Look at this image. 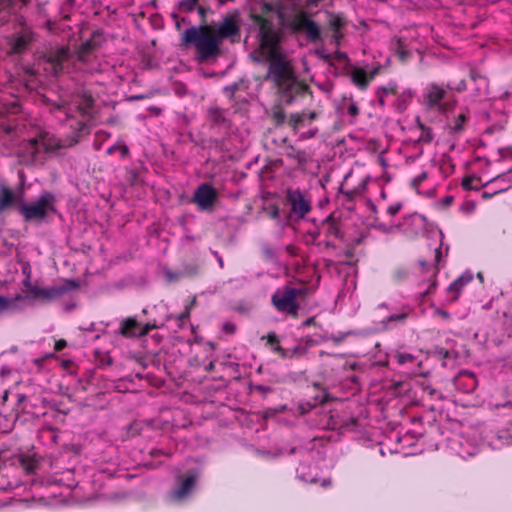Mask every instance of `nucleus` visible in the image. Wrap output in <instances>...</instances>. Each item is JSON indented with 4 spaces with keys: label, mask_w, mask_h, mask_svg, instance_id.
<instances>
[{
    "label": "nucleus",
    "mask_w": 512,
    "mask_h": 512,
    "mask_svg": "<svg viewBox=\"0 0 512 512\" xmlns=\"http://www.w3.org/2000/svg\"><path fill=\"white\" fill-rule=\"evenodd\" d=\"M254 10V23L259 27L260 45L268 64L266 80L279 95L280 103L272 109L273 119L279 125L286 119L282 105L288 104V55L281 46L288 23V0H257Z\"/></svg>",
    "instance_id": "1"
},
{
    "label": "nucleus",
    "mask_w": 512,
    "mask_h": 512,
    "mask_svg": "<svg viewBox=\"0 0 512 512\" xmlns=\"http://www.w3.org/2000/svg\"><path fill=\"white\" fill-rule=\"evenodd\" d=\"M56 110L64 116L70 129L77 135L88 132L94 119V99L84 89H78L69 104L56 106Z\"/></svg>",
    "instance_id": "2"
},
{
    "label": "nucleus",
    "mask_w": 512,
    "mask_h": 512,
    "mask_svg": "<svg viewBox=\"0 0 512 512\" xmlns=\"http://www.w3.org/2000/svg\"><path fill=\"white\" fill-rule=\"evenodd\" d=\"M181 46L193 47L200 63L216 60L221 55V44L207 25L191 26L180 37Z\"/></svg>",
    "instance_id": "3"
},
{
    "label": "nucleus",
    "mask_w": 512,
    "mask_h": 512,
    "mask_svg": "<svg viewBox=\"0 0 512 512\" xmlns=\"http://www.w3.org/2000/svg\"><path fill=\"white\" fill-rule=\"evenodd\" d=\"M302 0H290V34L303 42L318 44L323 42L321 26L311 18L308 11L300 6Z\"/></svg>",
    "instance_id": "4"
},
{
    "label": "nucleus",
    "mask_w": 512,
    "mask_h": 512,
    "mask_svg": "<svg viewBox=\"0 0 512 512\" xmlns=\"http://www.w3.org/2000/svg\"><path fill=\"white\" fill-rule=\"evenodd\" d=\"M451 90L450 85L445 87L437 83H430L423 91L422 103L428 110L447 114L456 105V99Z\"/></svg>",
    "instance_id": "5"
},
{
    "label": "nucleus",
    "mask_w": 512,
    "mask_h": 512,
    "mask_svg": "<svg viewBox=\"0 0 512 512\" xmlns=\"http://www.w3.org/2000/svg\"><path fill=\"white\" fill-rule=\"evenodd\" d=\"M55 204V195L49 191H44L35 202L22 203L19 206V212L26 222H42L50 214L57 212Z\"/></svg>",
    "instance_id": "6"
},
{
    "label": "nucleus",
    "mask_w": 512,
    "mask_h": 512,
    "mask_svg": "<svg viewBox=\"0 0 512 512\" xmlns=\"http://www.w3.org/2000/svg\"><path fill=\"white\" fill-rule=\"evenodd\" d=\"M198 479L199 473L197 471L177 475L173 487L167 494V500L176 504L188 500L195 490Z\"/></svg>",
    "instance_id": "7"
},
{
    "label": "nucleus",
    "mask_w": 512,
    "mask_h": 512,
    "mask_svg": "<svg viewBox=\"0 0 512 512\" xmlns=\"http://www.w3.org/2000/svg\"><path fill=\"white\" fill-rule=\"evenodd\" d=\"M217 40H229L230 43H238L241 38L240 19L237 12L227 14L212 31Z\"/></svg>",
    "instance_id": "8"
},
{
    "label": "nucleus",
    "mask_w": 512,
    "mask_h": 512,
    "mask_svg": "<svg viewBox=\"0 0 512 512\" xmlns=\"http://www.w3.org/2000/svg\"><path fill=\"white\" fill-rule=\"evenodd\" d=\"M317 117L318 114L315 111L292 113L290 114V127L300 139L313 138L318 132V128L313 125V121Z\"/></svg>",
    "instance_id": "9"
},
{
    "label": "nucleus",
    "mask_w": 512,
    "mask_h": 512,
    "mask_svg": "<svg viewBox=\"0 0 512 512\" xmlns=\"http://www.w3.org/2000/svg\"><path fill=\"white\" fill-rule=\"evenodd\" d=\"M312 211V196L307 190L290 189V222L305 220Z\"/></svg>",
    "instance_id": "10"
},
{
    "label": "nucleus",
    "mask_w": 512,
    "mask_h": 512,
    "mask_svg": "<svg viewBox=\"0 0 512 512\" xmlns=\"http://www.w3.org/2000/svg\"><path fill=\"white\" fill-rule=\"evenodd\" d=\"M442 260V251L441 246L435 248V255H434V263H428L424 260H419L418 264L420 267V272L426 277L427 281L429 282L428 287L424 290L419 292L420 299L422 301H425L426 298L433 294L437 287V281L436 277L440 270Z\"/></svg>",
    "instance_id": "11"
},
{
    "label": "nucleus",
    "mask_w": 512,
    "mask_h": 512,
    "mask_svg": "<svg viewBox=\"0 0 512 512\" xmlns=\"http://www.w3.org/2000/svg\"><path fill=\"white\" fill-rule=\"evenodd\" d=\"M44 58L50 66V72L58 75L64 72L65 64L72 58V53L68 46H55L45 53Z\"/></svg>",
    "instance_id": "12"
},
{
    "label": "nucleus",
    "mask_w": 512,
    "mask_h": 512,
    "mask_svg": "<svg viewBox=\"0 0 512 512\" xmlns=\"http://www.w3.org/2000/svg\"><path fill=\"white\" fill-rule=\"evenodd\" d=\"M61 147L59 140L48 133L41 134L37 138H31L25 145V150L31 156L36 157L41 153L55 152Z\"/></svg>",
    "instance_id": "13"
},
{
    "label": "nucleus",
    "mask_w": 512,
    "mask_h": 512,
    "mask_svg": "<svg viewBox=\"0 0 512 512\" xmlns=\"http://www.w3.org/2000/svg\"><path fill=\"white\" fill-rule=\"evenodd\" d=\"M160 326L154 321L141 325L135 317H128L121 321L119 333L125 338L144 337L151 330L158 329Z\"/></svg>",
    "instance_id": "14"
},
{
    "label": "nucleus",
    "mask_w": 512,
    "mask_h": 512,
    "mask_svg": "<svg viewBox=\"0 0 512 512\" xmlns=\"http://www.w3.org/2000/svg\"><path fill=\"white\" fill-rule=\"evenodd\" d=\"M218 199L217 190L209 183L200 184L192 197V202L202 211H210Z\"/></svg>",
    "instance_id": "15"
},
{
    "label": "nucleus",
    "mask_w": 512,
    "mask_h": 512,
    "mask_svg": "<svg viewBox=\"0 0 512 512\" xmlns=\"http://www.w3.org/2000/svg\"><path fill=\"white\" fill-rule=\"evenodd\" d=\"M78 283L74 280H67L64 285L55 287L40 288L37 286L30 287V293L34 298H41L46 300H52L60 297L69 290L76 289Z\"/></svg>",
    "instance_id": "16"
},
{
    "label": "nucleus",
    "mask_w": 512,
    "mask_h": 512,
    "mask_svg": "<svg viewBox=\"0 0 512 512\" xmlns=\"http://www.w3.org/2000/svg\"><path fill=\"white\" fill-rule=\"evenodd\" d=\"M325 427L330 430H339L340 432L354 431L358 427V419L354 417H344L337 411L329 410L325 416Z\"/></svg>",
    "instance_id": "17"
},
{
    "label": "nucleus",
    "mask_w": 512,
    "mask_h": 512,
    "mask_svg": "<svg viewBox=\"0 0 512 512\" xmlns=\"http://www.w3.org/2000/svg\"><path fill=\"white\" fill-rule=\"evenodd\" d=\"M311 290L306 285L299 288L290 287V318H296L298 311H305Z\"/></svg>",
    "instance_id": "18"
},
{
    "label": "nucleus",
    "mask_w": 512,
    "mask_h": 512,
    "mask_svg": "<svg viewBox=\"0 0 512 512\" xmlns=\"http://www.w3.org/2000/svg\"><path fill=\"white\" fill-rule=\"evenodd\" d=\"M457 389L464 393H471L477 387V379L474 373L469 371H461L454 380Z\"/></svg>",
    "instance_id": "19"
},
{
    "label": "nucleus",
    "mask_w": 512,
    "mask_h": 512,
    "mask_svg": "<svg viewBox=\"0 0 512 512\" xmlns=\"http://www.w3.org/2000/svg\"><path fill=\"white\" fill-rule=\"evenodd\" d=\"M227 111L219 107H209L207 110V120L212 127L229 128L230 121L226 116Z\"/></svg>",
    "instance_id": "20"
},
{
    "label": "nucleus",
    "mask_w": 512,
    "mask_h": 512,
    "mask_svg": "<svg viewBox=\"0 0 512 512\" xmlns=\"http://www.w3.org/2000/svg\"><path fill=\"white\" fill-rule=\"evenodd\" d=\"M32 40L33 38L31 32H23L16 35L10 42L11 52L14 54H21L25 52Z\"/></svg>",
    "instance_id": "21"
},
{
    "label": "nucleus",
    "mask_w": 512,
    "mask_h": 512,
    "mask_svg": "<svg viewBox=\"0 0 512 512\" xmlns=\"http://www.w3.org/2000/svg\"><path fill=\"white\" fill-rule=\"evenodd\" d=\"M473 280V274L469 271L460 275L456 280H454L448 287V292L453 294L451 297V301L454 302L458 300L461 290L464 286L470 283Z\"/></svg>",
    "instance_id": "22"
},
{
    "label": "nucleus",
    "mask_w": 512,
    "mask_h": 512,
    "mask_svg": "<svg viewBox=\"0 0 512 512\" xmlns=\"http://www.w3.org/2000/svg\"><path fill=\"white\" fill-rule=\"evenodd\" d=\"M296 477L304 483H318L317 470L312 469L311 466L306 463H301L299 467L296 469Z\"/></svg>",
    "instance_id": "23"
},
{
    "label": "nucleus",
    "mask_w": 512,
    "mask_h": 512,
    "mask_svg": "<svg viewBox=\"0 0 512 512\" xmlns=\"http://www.w3.org/2000/svg\"><path fill=\"white\" fill-rule=\"evenodd\" d=\"M25 297L17 294L13 298H7L3 295H0V314L4 312H15L21 310L20 302L24 301Z\"/></svg>",
    "instance_id": "24"
},
{
    "label": "nucleus",
    "mask_w": 512,
    "mask_h": 512,
    "mask_svg": "<svg viewBox=\"0 0 512 512\" xmlns=\"http://www.w3.org/2000/svg\"><path fill=\"white\" fill-rule=\"evenodd\" d=\"M16 203L14 192L4 184L0 185V213Z\"/></svg>",
    "instance_id": "25"
},
{
    "label": "nucleus",
    "mask_w": 512,
    "mask_h": 512,
    "mask_svg": "<svg viewBox=\"0 0 512 512\" xmlns=\"http://www.w3.org/2000/svg\"><path fill=\"white\" fill-rule=\"evenodd\" d=\"M272 303L278 311L288 312V285L273 294Z\"/></svg>",
    "instance_id": "26"
},
{
    "label": "nucleus",
    "mask_w": 512,
    "mask_h": 512,
    "mask_svg": "<svg viewBox=\"0 0 512 512\" xmlns=\"http://www.w3.org/2000/svg\"><path fill=\"white\" fill-rule=\"evenodd\" d=\"M369 181V177H366L361 180V182L352 189H344V185L342 184L339 188V192L344 194L349 201H353L356 197L363 194L367 188V184Z\"/></svg>",
    "instance_id": "27"
},
{
    "label": "nucleus",
    "mask_w": 512,
    "mask_h": 512,
    "mask_svg": "<svg viewBox=\"0 0 512 512\" xmlns=\"http://www.w3.org/2000/svg\"><path fill=\"white\" fill-rule=\"evenodd\" d=\"M415 95V92L408 88V89H405L404 91H402L401 93H397V99L394 103V107L395 109L398 111V112H403L407 109L409 103L411 102V100L413 99Z\"/></svg>",
    "instance_id": "28"
},
{
    "label": "nucleus",
    "mask_w": 512,
    "mask_h": 512,
    "mask_svg": "<svg viewBox=\"0 0 512 512\" xmlns=\"http://www.w3.org/2000/svg\"><path fill=\"white\" fill-rule=\"evenodd\" d=\"M327 401V394H322L320 397L315 396L313 402L299 403L297 405L296 410L294 411V415H304L309 412L311 409L315 408L318 403H325Z\"/></svg>",
    "instance_id": "29"
},
{
    "label": "nucleus",
    "mask_w": 512,
    "mask_h": 512,
    "mask_svg": "<svg viewBox=\"0 0 512 512\" xmlns=\"http://www.w3.org/2000/svg\"><path fill=\"white\" fill-rule=\"evenodd\" d=\"M95 45L92 41L88 40L81 44L79 50L76 53V59L82 64H88L91 60V53Z\"/></svg>",
    "instance_id": "30"
},
{
    "label": "nucleus",
    "mask_w": 512,
    "mask_h": 512,
    "mask_svg": "<svg viewBox=\"0 0 512 512\" xmlns=\"http://www.w3.org/2000/svg\"><path fill=\"white\" fill-rule=\"evenodd\" d=\"M351 79L352 82L361 90H365L370 83L368 73L362 68H357L353 70L351 74Z\"/></svg>",
    "instance_id": "31"
},
{
    "label": "nucleus",
    "mask_w": 512,
    "mask_h": 512,
    "mask_svg": "<svg viewBox=\"0 0 512 512\" xmlns=\"http://www.w3.org/2000/svg\"><path fill=\"white\" fill-rule=\"evenodd\" d=\"M315 344V341L310 337H302L297 345L291 349L290 356L302 357L306 355L309 347Z\"/></svg>",
    "instance_id": "32"
},
{
    "label": "nucleus",
    "mask_w": 512,
    "mask_h": 512,
    "mask_svg": "<svg viewBox=\"0 0 512 512\" xmlns=\"http://www.w3.org/2000/svg\"><path fill=\"white\" fill-rule=\"evenodd\" d=\"M470 78L473 82H481V86H477L475 88L477 96H485L488 94V80L486 77L482 76L478 71L471 70Z\"/></svg>",
    "instance_id": "33"
},
{
    "label": "nucleus",
    "mask_w": 512,
    "mask_h": 512,
    "mask_svg": "<svg viewBox=\"0 0 512 512\" xmlns=\"http://www.w3.org/2000/svg\"><path fill=\"white\" fill-rule=\"evenodd\" d=\"M346 19L340 14L329 13L328 26L335 34H342L341 30L346 26Z\"/></svg>",
    "instance_id": "34"
},
{
    "label": "nucleus",
    "mask_w": 512,
    "mask_h": 512,
    "mask_svg": "<svg viewBox=\"0 0 512 512\" xmlns=\"http://www.w3.org/2000/svg\"><path fill=\"white\" fill-rule=\"evenodd\" d=\"M289 89H290V104L293 102L295 94H298L299 92H301L302 96H310L309 88L307 86H301L298 83V81L294 77L293 72H292L291 69H290V86H289Z\"/></svg>",
    "instance_id": "35"
},
{
    "label": "nucleus",
    "mask_w": 512,
    "mask_h": 512,
    "mask_svg": "<svg viewBox=\"0 0 512 512\" xmlns=\"http://www.w3.org/2000/svg\"><path fill=\"white\" fill-rule=\"evenodd\" d=\"M286 410V405H280L278 407H270L263 411V418L266 421H276L280 422L279 414L284 413Z\"/></svg>",
    "instance_id": "36"
},
{
    "label": "nucleus",
    "mask_w": 512,
    "mask_h": 512,
    "mask_svg": "<svg viewBox=\"0 0 512 512\" xmlns=\"http://www.w3.org/2000/svg\"><path fill=\"white\" fill-rule=\"evenodd\" d=\"M261 339L267 340L266 344L270 347L272 351L280 353L283 357L285 356V352L280 346V341L276 333L270 332L267 336H262Z\"/></svg>",
    "instance_id": "37"
},
{
    "label": "nucleus",
    "mask_w": 512,
    "mask_h": 512,
    "mask_svg": "<svg viewBox=\"0 0 512 512\" xmlns=\"http://www.w3.org/2000/svg\"><path fill=\"white\" fill-rule=\"evenodd\" d=\"M417 122H418V127L420 129V134L417 138V142L425 143V144L431 143L434 138L432 129L429 127H426L424 124H422L419 119H417Z\"/></svg>",
    "instance_id": "38"
},
{
    "label": "nucleus",
    "mask_w": 512,
    "mask_h": 512,
    "mask_svg": "<svg viewBox=\"0 0 512 512\" xmlns=\"http://www.w3.org/2000/svg\"><path fill=\"white\" fill-rule=\"evenodd\" d=\"M392 358L400 365L414 364L417 361V357L408 352L396 351Z\"/></svg>",
    "instance_id": "39"
},
{
    "label": "nucleus",
    "mask_w": 512,
    "mask_h": 512,
    "mask_svg": "<svg viewBox=\"0 0 512 512\" xmlns=\"http://www.w3.org/2000/svg\"><path fill=\"white\" fill-rule=\"evenodd\" d=\"M410 309H404L401 313L393 314L388 317H386L382 322L385 325H388L389 323H404L410 314Z\"/></svg>",
    "instance_id": "40"
},
{
    "label": "nucleus",
    "mask_w": 512,
    "mask_h": 512,
    "mask_svg": "<svg viewBox=\"0 0 512 512\" xmlns=\"http://www.w3.org/2000/svg\"><path fill=\"white\" fill-rule=\"evenodd\" d=\"M198 4V0H181L178 3V9L180 12L189 13L192 12Z\"/></svg>",
    "instance_id": "41"
},
{
    "label": "nucleus",
    "mask_w": 512,
    "mask_h": 512,
    "mask_svg": "<svg viewBox=\"0 0 512 512\" xmlns=\"http://www.w3.org/2000/svg\"><path fill=\"white\" fill-rule=\"evenodd\" d=\"M389 94L397 95V85L395 83H389L388 86H381L376 91V95H384L386 97Z\"/></svg>",
    "instance_id": "42"
},
{
    "label": "nucleus",
    "mask_w": 512,
    "mask_h": 512,
    "mask_svg": "<svg viewBox=\"0 0 512 512\" xmlns=\"http://www.w3.org/2000/svg\"><path fill=\"white\" fill-rule=\"evenodd\" d=\"M467 120V116L464 113H460L454 120L452 130L454 132H460L463 129V124Z\"/></svg>",
    "instance_id": "43"
},
{
    "label": "nucleus",
    "mask_w": 512,
    "mask_h": 512,
    "mask_svg": "<svg viewBox=\"0 0 512 512\" xmlns=\"http://www.w3.org/2000/svg\"><path fill=\"white\" fill-rule=\"evenodd\" d=\"M327 234L329 236H334L336 238H343L342 231L340 230V228L335 223H331V224L328 225Z\"/></svg>",
    "instance_id": "44"
},
{
    "label": "nucleus",
    "mask_w": 512,
    "mask_h": 512,
    "mask_svg": "<svg viewBox=\"0 0 512 512\" xmlns=\"http://www.w3.org/2000/svg\"><path fill=\"white\" fill-rule=\"evenodd\" d=\"M427 176H428L427 172L422 171L420 174H418L411 180V185L414 188H418L422 184V182L427 179Z\"/></svg>",
    "instance_id": "45"
},
{
    "label": "nucleus",
    "mask_w": 512,
    "mask_h": 512,
    "mask_svg": "<svg viewBox=\"0 0 512 512\" xmlns=\"http://www.w3.org/2000/svg\"><path fill=\"white\" fill-rule=\"evenodd\" d=\"M401 208H402V203L401 202H397L395 204L390 205L387 208L386 212H387L388 215L393 217V216H395L400 211Z\"/></svg>",
    "instance_id": "46"
},
{
    "label": "nucleus",
    "mask_w": 512,
    "mask_h": 512,
    "mask_svg": "<svg viewBox=\"0 0 512 512\" xmlns=\"http://www.w3.org/2000/svg\"><path fill=\"white\" fill-rule=\"evenodd\" d=\"M347 113L352 116V117H356L359 115L360 113V110L358 108V106L356 105V103L354 102H350L348 104V107H347Z\"/></svg>",
    "instance_id": "47"
},
{
    "label": "nucleus",
    "mask_w": 512,
    "mask_h": 512,
    "mask_svg": "<svg viewBox=\"0 0 512 512\" xmlns=\"http://www.w3.org/2000/svg\"><path fill=\"white\" fill-rule=\"evenodd\" d=\"M195 9H197V12H198L199 16L201 17V22H202L201 25H206L205 23H206V15H207L208 9L201 5H198V4Z\"/></svg>",
    "instance_id": "48"
},
{
    "label": "nucleus",
    "mask_w": 512,
    "mask_h": 512,
    "mask_svg": "<svg viewBox=\"0 0 512 512\" xmlns=\"http://www.w3.org/2000/svg\"><path fill=\"white\" fill-rule=\"evenodd\" d=\"M195 300H193L189 305L186 306L185 310L178 316L179 321H184L189 318L191 307L194 305Z\"/></svg>",
    "instance_id": "49"
},
{
    "label": "nucleus",
    "mask_w": 512,
    "mask_h": 512,
    "mask_svg": "<svg viewBox=\"0 0 512 512\" xmlns=\"http://www.w3.org/2000/svg\"><path fill=\"white\" fill-rule=\"evenodd\" d=\"M238 88H239V85L237 83H233L231 85L225 86L224 92L226 93V95L232 97V96H234V94L238 90Z\"/></svg>",
    "instance_id": "50"
},
{
    "label": "nucleus",
    "mask_w": 512,
    "mask_h": 512,
    "mask_svg": "<svg viewBox=\"0 0 512 512\" xmlns=\"http://www.w3.org/2000/svg\"><path fill=\"white\" fill-rule=\"evenodd\" d=\"M475 208V203L473 201H466L461 205V211L465 213H471Z\"/></svg>",
    "instance_id": "51"
},
{
    "label": "nucleus",
    "mask_w": 512,
    "mask_h": 512,
    "mask_svg": "<svg viewBox=\"0 0 512 512\" xmlns=\"http://www.w3.org/2000/svg\"><path fill=\"white\" fill-rule=\"evenodd\" d=\"M315 54L320 58V59H323L325 61H329L331 59V55L330 54H327L324 50V48H318L315 50Z\"/></svg>",
    "instance_id": "52"
},
{
    "label": "nucleus",
    "mask_w": 512,
    "mask_h": 512,
    "mask_svg": "<svg viewBox=\"0 0 512 512\" xmlns=\"http://www.w3.org/2000/svg\"><path fill=\"white\" fill-rule=\"evenodd\" d=\"M473 180H474L473 178H469V177L464 178L463 181H462V187L465 190H472V189H474V187L472 186Z\"/></svg>",
    "instance_id": "53"
},
{
    "label": "nucleus",
    "mask_w": 512,
    "mask_h": 512,
    "mask_svg": "<svg viewBox=\"0 0 512 512\" xmlns=\"http://www.w3.org/2000/svg\"><path fill=\"white\" fill-rule=\"evenodd\" d=\"M312 325H315V318L314 317H307L305 320H303L301 322V325L298 326V328L310 327Z\"/></svg>",
    "instance_id": "54"
},
{
    "label": "nucleus",
    "mask_w": 512,
    "mask_h": 512,
    "mask_svg": "<svg viewBox=\"0 0 512 512\" xmlns=\"http://www.w3.org/2000/svg\"><path fill=\"white\" fill-rule=\"evenodd\" d=\"M435 314L440 316L441 318L445 319V320H448L450 319V314L448 311L444 310V309H441V308H436L435 309Z\"/></svg>",
    "instance_id": "55"
},
{
    "label": "nucleus",
    "mask_w": 512,
    "mask_h": 512,
    "mask_svg": "<svg viewBox=\"0 0 512 512\" xmlns=\"http://www.w3.org/2000/svg\"><path fill=\"white\" fill-rule=\"evenodd\" d=\"M1 129L3 130V132L6 134V135H12L14 130H15V127L10 125V124H1Z\"/></svg>",
    "instance_id": "56"
},
{
    "label": "nucleus",
    "mask_w": 512,
    "mask_h": 512,
    "mask_svg": "<svg viewBox=\"0 0 512 512\" xmlns=\"http://www.w3.org/2000/svg\"><path fill=\"white\" fill-rule=\"evenodd\" d=\"M453 201H454V197L448 195L441 200V205L446 208V207H449L453 203Z\"/></svg>",
    "instance_id": "57"
},
{
    "label": "nucleus",
    "mask_w": 512,
    "mask_h": 512,
    "mask_svg": "<svg viewBox=\"0 0 512 512\" xmlns=\"http://www.w3.org/2000/svg\"><path fill=\"white\" fill-rule=\"evenodd\" d=\"M343 34H335L333 33L331 36V43L335 44L336 46L340 45V40L342 39Z\"/></svg>",
    "instance_id": "58"
},
{
    "label": "nucleus",
    "mask_w": 512,
    "mask_h": 512,
    "mask_svg": "<svg viewBox=\"0 0 512 512\" xmlns=\"http://www.w3.org/2000/svg\"><path fill=\"white\" fill-rule=\"evenodd\" d=\"M223 329L228 332V333H234L236 328H235V325L233 323H230V322H226L224 325H223Z\"/></svg>",
    "instance_id": "59"
},
{
    "label": "nucleus",
    "mask_w": 512,
    "mask_h": 512,
    "mask_svg": "<svg viewBox=\"0 0 512 512\" xmlns=\"http://www.w3.org/2000/svg\"><path fill=\"white\" fill-rule=\"evenodd\" d=\"M118 149L122 158H126L129 155V148L126 145H120Z\"/></svg>",
    "instance_id": "60"
},
{
    "label": "nucleus",
    "mask_w": 512,
    "mask_h": 512,
    "mask_svg": "<svg viewBox=\"0 0 512 512\" xmlns=\"http://www.w3.org/2000/svg\"><path fill=\"white\" fill-rule=\"evenodd\" d=\"M436 352L442 358H448L449 357V351L446 350L445 348H437Z\"/></svg>",
    "instance_id": "61"
},
{
    "label": "nucleus",
    "mask_w": 512,
    "mask_h": 512,
    "mask_svg": "<svg viewBox=\"0 0 512 512\" xmlns=\"http://www.w3.org/2000/svg\"><path fill=\"white\" fill-rule=\"evenodd\" d=\"M335 58L339 61L348 60L346 53H344L342 51H336Z\"/></svg>",
    "instance_id": "62"
},
{
    "label": "nucleus",
    "mask_w": 512,
    "mask_h": 512,
    "mask_svg": "<svg viewBox=\"0 0 512 512\" xmlns=\"http://www.w3.org/2000/svg\"><path fill=\"white\" fill-rule=\"evenodd\" d=\"M466 89H467V86H466L465 80L460 81L459 84L457 85V87L455 88V90L457 92H463Z\"/></svg>",
    "instance_id": "63"
},
{
    "label": "nucleus",
    "mask_w": 512,
    "mask_h": 512,
    "mask_svg": "<svg viewBox=\"0 0 512 512\" xmlns=\"http://www.w3.org/2000/svg\"><path fill=\"white\" fill-rule=\"evenodd\" d=\"M379 70H380V66L373 68L368 73V78L370 79V81L379 73Z\"/></svg>",
    "instance_id": "64"
}]
</instances>
